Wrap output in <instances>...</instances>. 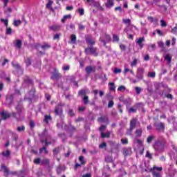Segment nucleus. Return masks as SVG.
<instances>
[{
  "label": "nucleus",
  "instance_id": "nucleus-47",
  "mask_svg": "<svg viewBox=\"0 0 177 177\" xmlns=\"http://www.w3.org/2000/svg\"><path fill=\"white\" fill-rule=\"evenodd\" d=\"M68 131H70L71 132H74V131H75V127L69 124L68 127Z\"/></svg>",
  "mask_w": 177,
  "mask_h": 177
},
{
  "label": "nucleus",
  "instance_id": "nucleus-14",
  "mask_svg": "<svg viewBox=\"0 0 177 177\" xmlns=\"http://www.w3.org/2000/svg\"><path fill=\"white\" fill-rule=\"evenodd\" d=\"M0 115L2 116L3 120H8V118H10V113L8 112V111H3L1 113H0Z\"/></svg>",
  "mask_w": 177,
  "mask_h": 177
},
{
  "label": "nucleus",
  "instance_id": "nucleus-60",
  "mask_svg": "<svg viewBox=\"0 0 177 177\" xmlns=\"http://www.w3.org/2000/svg\"><path fill=\"white\" fill-rule=\"evenodd\" d=\"M121 69L118 68H115L113 71L114 74H120L121 73Z\"/></svg>",
  "mask_w": 177,
  "mask_h": 177
},
{
  "label": "nucleus",
  "instance_id": "nucleus-54",
  "mask_svg": "<svg viewBox=\"0 0 177 177\" xmlns=\"http://www.w3.org/2000/svg\"><path fill=\"white\" fill-rule=\"evenodd\" d=\"M114 106V101L113 100H110L108 103V108L111 109Z\"/></svg>",
  "mask_w": 177,
  "mask_h": 177
},
{
  "label": "nucleus",
  "instance_id": "nucleus-30",
  "mask_svg": "<svg viewBox=\"0 0 177 177\" xmlns=\"http://www.w3.org/2000/svg\"><path fill=\"white\" fill-rule=\"evenodd\" d=\"M139 104H137L134 107H131L128 109V113H136L138 111V109L136 107H138Z\"/></svg>",
  "mask_w": 177,
  "mask_h": 177
},
{
  "label": "nucleus",
  "instance_id": "nucleus-61",
  "mask_svg": "<svg viewBox=\"0 0 177 177\" xmlns=\"http://www.w3.org/2000/svg\"><path fill=\"white\" fill-rule=\"evenodd\" d=\"M148 32H149V30H147V28H142V34H144L145 35H147Z\"/></svg>",
  "mask_w": 177,
  "mask_h": 177
},
{
  "label": "nucleus",
  "instance_id": "nucleus-13",
  "mask_svg": "<svg viewBox=\"0 0 177 177\" xmlns=\"http://www.w3.org/2000/svg\"><path fill=\"white\" fill-rule=\"evenodd\" d=\"M143 42H145V37H141L136 39V43L138 44L140 46V48L143 49V46H145V44H143Z\"/></svg>",
  "mask_w": 177,
  "mask_h": 177
},
{
  "label": "nucleus",
  "instance_id": "nucleus-35",
  "mask_svg": "<svg viewBox=\"0 0 177 177\" xmlns=\"http://www.w3.org/2000/svg\"><path fill=\"white\" fill-rule=\"evenodd\" d=\"M25 63L26 64V66L28 67V66H31L32 64V62H31V57H27L26 59H25Z\"/></svg>",
  "mask_w": 177,
  "mask_h": 177
},
{
  "label": "nucleus",
  "instance_id": "nucleus-43",
  "mask_svg": "<svg viewBox=\"0 0 177 177\" xmlns=\"http://www.w3.org/2000/svg\"><path fill=\"white\" fill-rule=\"evenodd\" d=\"M79 161L80 162H81L82 165H85V158L84 156H80Z\"/></svg>",
  "mask_w": 177,
  "mask_h": 177
},
{
  "label": "nucleus",
  "instance_id": "nucleus-5",
  "mask_svg": "<svg viewBox=\"0 0 177 177\" xmlns=\"http://www.w3.org/2000/svg\"><path fill=\"white\" fill-rule=\"evenodd\" d=\"M153 126L158 132H162L165 129V124L163 122L154 123Z\"/></svg>",
  "mask_w": 177,
  "mask_h": 177
},
{
  "label": "nucleus",
  "instance_id": "nucleus-63",
  "mask_svg": "<svg viewBox=\"0 0 177 177\" xmlns=\"http://www.w3.org/2000/svg\"><path fill=\"white\" fill-rule=\"evenodd\" d=\"M78 27H79V30H80L81 31H82L83 30H85V26L81 24H78Z\"/></svg>",
  "mask_w": 177,
  "mask_h": 177
},
{
  "label": "nucleus",
  "instance_id": "nucleus-31",
  "mask_svg": "<svg viewBox=\"0 0 177 177\" xmlns=\"http://www.w3.org/2000/svg\"><path fill=\"white\" fill-rule=\"evenodd\" d=\"M110 135H111V133L110 131H107L106 133L102 132L101 138H110Z\"/></svg>",
  "mask_w": 177,
  "mask_h": 177
},
{
  "label": "nucleus",
  "instance_id": "nucleus-20",
  "mask_svg": "<svg viewBox=\"0 0 177 177\" xmlns=\"http://www.w3.org/2000/svg\"><path fill=\"white\" fill-rule=\"evenodd\" d=\"M39 138H44V139H48L49 138V134L48 133V130L45 129L44 131L39 135Z\"/></svg>",
  "mask_w": 177,
  "mask_h": 177
},
{
  "label": "nucleus",
  "instance_id": "nucleus-29",
  "mask_svg": "<svg viewBox=\"0 0 177 177\" xmlns=\"http://www.w3.org/2000/svg\"><path fill=\"white\" fill-rule=\"evenodd\" d=\"M14 45L15 46H16V48H18V49H20V48H21V45H23V43L21 42V40L17 39L16 40Z\"/></svg>",
  "mask_w": 177,
  "mask_h": 177
},
{
  "label": "nucleus",
  "instance_id": "nucleus-51",
  "mask_svg": "<svg viewBox=\"0 0 177 177\" xmlns=\"http://www.w3.org/2000/svg\"><path fill=\"white\" fill-rule=\"evenodd\" d=\"M1 22L3 23L4 25L6 26V27H8V19H5L3 18L1 19Z\"/></svg>",
  "mask_w": 177,
  "mask_h": 177
},
{
  "label": "nucleus",
  "instance_id": "nucleus-62",
  "mask_svg": "<svg viewBox=\"0 0 177 177\" xmlns=\"http://www.w3.org/2000/svg\"><path fill=\"white\" fill-rule=\"evenodd\" d=\"M122 21L124 23V24H131V19H122Z\"/></svg>",
  "mask_w": 177,
  "mask_h": 177
},
{
  "label": "nucleus",
  "instance_id": "nucleus-39",
  "mask_svg": "<svg viewBox=\"0 0 177 177\" xmlns=\"http://www.w3.org/2000/svg\"><path fill=\"white\" fill-rule=\"evenodd\" d=\"M109 90L110 91H115V84L113 82L109 83Z\"/></svg>",
  "mask_w": 177,
  "mask_h": 177
},
{
  "label": "nucleus",
  "instance_id": "nucleus-23",
  "mask_svg": "<svg viewBox=\"0 0 177 177\" xmlns=\"http://www.w3.org/2000/svg\"><path fill=\"white\" fill-rule=\"evenodd\" d=\"M160 96H164L165 97H167V99H170L171 100L174 99V95H172L169 93H166L165 91H163L162 92V94L160 95Z\"/></svg>",
  "mask_w": 177,
  "mask_h": 177
},
{
  "label": "nucleus",
  "instance_id": "nucleus-42",
  "mask_svg": "<svg viewBox=\"0 0 177 177\" xmlns=\"http://www.w3.org/2000/svg\"><path fill=\"white\" fill-rule=\"evenodd\" d=\"M118 91L119 92H125V91H127V88L125 87V86H120L118 88Z\"/></svg>",
  "mask_w": 177,
  "mask_h": 177
},
{
  "label": "nucleus",
  "instance_id": "nucleus-9",
  "mask_svg": "<svg viewBox=\"0 0 177 177\" xmlns=\"http://www.w3.org/2000/svg\"><path fill=\"white\" fill-rule=\"evenodd\" d=\"M98 122H102V124H106L109 125L110 124V120L107 116H102L97 118Z\"/></svg>",
  "mask_w": 177,
  "mask_h": 177
},
{
  "label": "nucleus",
  "instance_id": "nucleus-38",
  "mask_svg": "<svg viewBox=\"0 0 177 177\" xmlns=\"http://www.w3.org/2000/svg\"><path fill=\"white\" fill-rule=\"evenodd\" d=\"M17 132H24L26 131V127L20 126L17 128Z\"/></svg>",
  "mask_w": 177,
  "mask_h": 177
},
{
  "label": "nucleus",
  "instance_id": "nucleus-4",
  "mask_svg": "<svg viewBox=\"0 0 177 177\" xmlns=\"http://www.w3.org/2000/svg\"><path fill=\"white\" fill-rule=\"evenodd\" d=\"M137 122L138 120H136V118H133L130 121V128L129 131H127V132L126 133V135H129L130 136L132 135V131H133V129H135V128H136Z\"/></svg>",
  "mask_w": 177,
  "mask_h": 177
},
{
  "label": "nucleus",
  "instance_id": "nucleus-33",
  "mask_svg": "<svg viewBox=\"0 0 177 177\" xmlns=\"http://www.w3.org/2000/svg\"><path fill=\"white\" fill-rule=\"evenodd\" d=\"M24 81L26 83L28 84L29 85L32 84V80L30 79L28 76H26L24 79Z\"/></svg>",
  "mask_w": 177,
  "mask_h": 177
},
{
  "label": "nucleus",
  "instance_id": "nucleus-16",
  "mask_svg": "<svg viewBox=\"0 0 177 177\" xmlns=\"http://www.w3.org/2000/svg\"><path fill=\"white\" fill-rule=\"evenodd\" d=\"M1 171L4 173L5 176H8L9 174H10V172H9V169L5 165H1Z\"/></svg>",
  "mask_w": 177,
  "mask_h": 177
},
{
  "label": "nucleus",
  "instance_id": "nucleus-12",
  "mask_svg": "<svg viewBox=\"0 0 177 177\" xmlns=\"http://www.w3.org/2000/svg\"><path fill=\"white\" fill-rule=\"evenodd\" d=\"M11 64L12 67H14V68H16V70H17L18 71H21V74H23L24 71L23 69H21V66H20V64H19V63L12 62Z\"/></svg>",
  "mask_w": 177,
  "mask_h": 177
},
{
  "label": "nucleus",
  "instance_id": "nucleus-64",
  "mask_svg": "<svg viewBox=\"0 0 177 177\" xmlns=\"http://www.w3.org/2000/svg\"><path fill=\"white\" fill-rule=\"evenodd\" d=\"M53 3V1H52V0H49L48 3L46 4V8H50V6H52V4Z\"/></svg>",
  "mask_w": 177,
  "mask_h": 177
},
{
  "label": "nucleus",
  "instance_id": "nucleus-53",
  "mask_svg": "<svg viewBox=\"0 0 177 177\" xmlns=\"http://www.w3.org/2000/svg\"><path fill=\"white\" fill-rule=\"evenodd\" d=\"M12 31L13 30H12L11 28H7L6 34H7V35H10V34H12Z\"/></svg>",
  "mask_w": 177,
  "mask_h": 177
},
{
  "label": "nucleus",
  "instance_id": "nucleus-11",
  "mask_svg": "<svg viewBox=\"0 0 177 177\" xmlns=\"http://www.w3.org/2000/svg\"><path fill=\"white\" fill-rule=\"evenodd\" d=\"M59 78H62V74L59 71H55L53 72L50 80H59Z\"/></svg>",
  "mask_w": 177,
  "mask_h": 177
},
{
  "label": "nucleus",
  "instance_id": "nucleus-52",
  "mask_svg": "<svg viewBox=\"0 0 177 177\" xmlns=\"http://www.w3.org/2000/svg\"><path fill=\"white\" fill-rule=\"evenodd\" d=\"M152 175L153 177H161V174L156 171H153Z\"/></svg>",
  "mask_w": 177,
  "mask_h": 177
},
{
  "label": "nucleus",
  "instance_id": "nucleus-27",
  "mask_svg": "<svg viewBox=\"0 0 177 177\" xmlns=\"http://www.w3.org/2000/svg\"><path fill=\"white\" fill-rule=\"evenodd\" d=\"M49 121H52V116H50V115H45L44 122H46V124H49Z\"/></svg>",
  "mask_w": 177,
  "mask_h": 177
},
{
  "label": "nucleus",
  "instance_id": "nucleus-28",
  "mask_svg": "<svg viewBox=\"0 0 177 177\" xmlns=\"http://www.w3.org/2000/svg\"><path fill=\"white\" fill-rule=\"evenodd\" d=\"M61 26L59 25H53L49 27L50 30L52 31H57L60 30Z\"/></svg>",
  "mask_w": 177,
  "mask_h": 177
},
{
  "label": "nucleus",
  "instance_id": "nucleus-10",
  "mask_svg": "<svg viewBox=\"0 0 177 177\" xmlns=\"http://www.w3.org/2000/svg\"><path fill=\"white\" fill-rule=\"evenodd\" d=\"M85 71L88 75H91V73H95L96 71V66H88L85 68Z\"/></svg>",
  "mask_w": 177,
  "mask_h": 177
},
{
  "label": "nucleus",
  "instance_id": "nucleus-40",
  "mask_svg": "<svg viewBox=\"0 0 177 177\" xmlns=\"http://www.w3.org/2000/svg\"><path fill=\"white\" fill-rule=\"evenodd\" d=\"M148 77L149 78H156V72L149 71L148 73Z\"/></svg>",
  "mask_w": 177,
  "mask_h": 177
},
{
  "label": "nucleus",
  "instance_id": "nucleus-34",
  "mask_svg": "<svg viewBox=\"0 0 177 177\" xmlns=\"http://www.w3.org/2000/svg\"><path fill=\"white\" fill-rule=\"evenodd\" d=\"M142 129H137L135 132L136 138H140V136H142Z\"/></svg>",
  "mask_w": 177,
  "mask_h": 177
},
{
  "label": "nucleus",
  "instance_id": "nucleus-57",
  "mask_svg": "<svg viewBox=\"0 0 177 177\" xmlns=\"http://www.w3.org/2000/svg\"><path fill=\"white\" fill-rule=\"evenodd\" d=\"M145 157L149 158L150 160L153 159V156L150 154V152H149V151H147Z\"/></svg>",
  "mask_w": 177,
  "mask_h": 177
},
{
  "label": "nucleus",
  "instance_id": "nucleus-1",
  "mask_svg": "<svg viewBox=\"0 0 177 177\" xmlns=\"http://www.w3.org/2000/svg\"><path fill=\"white\" fill-rule=\"evenodd\" d=\"M16 112H12V115L13 118H15L17 121H19V118L23 115V113H24V106H23V104L19 103L15 106Z\"/></svg>",
  "mask_w": 177,
  "mask_h": 177
},
{
  "label": "nucleus",
  "instance_id": "nucleus-26",
  "mask_svg": "<svg viewBox=\"0 0 177 177\" xmlns=\"http://www.w3.org/2000/svg\"><path fill=\"white\" fill-rule=\"evenodd\" d=\"M50 164V160L48 158H43L41 160V165H49Z\"/></svg>",
  "mask_w": 177,
  "mask_h": 177
},
{
  "label": "nucleus",
  "instance_id": "nucleus-22",
  "mask_svg": "<svg viewBox=\"0 0 177 177\" xmlns=\"http://www.w3.org/2000/svg\"><path fill=\"white\" fill-rule=\"evenodd\" d=\"M86 93H90L89 88L82 89L78 91L79 96H85Z\"/></svg>",
  "mask_w": 177,
  "mask_h": 177
},
{
  "label": "nucleus",
  "instance_id": "nucleus-48",
  "mask_svg": "<svg viewBox=\"0 0 177 177\" xmlns=\"http://www.w3.org/2000/svg\"><path fill=\"white\" fill-rule=\"evenodd\" d=\"M42 160H41V158H35V160H34V163L35 164H36V165H41V161Z\"/></svg>",
  "mask_w": 177,
  "mask_h": 177
},
{
  "label": "nucleus",
  "instance_id": "nucleus-36",
  "mask_svg": "<svg viewBox=\"0 0 177 177\" xmlns=\"http://www.w3.org/2000/svg\"><path fill=\"white\" fill-rule=\"evenodd\" d=\"M87 3H89L91 6H96L95 0H86Z\"/></svg>",
  "mask_w": 177,
  "mask_h": 177
},
{
  "label": "nucleus",
  "instance_id": "nucleus-49",
  "mask_svg": "<svg viewBox=\"0 0 177 177\" xmlns=\"http://www.w3.org/2000/svg\"><path fill=\"white\" fill-rule=\"evenodd\" d=\"M107 147V144L106 142H102L99 145L100 149H106Z\"/></svg>",
  "mask_w": 177,
  "mask_h": 177
},
{
  "label": "nucleus",
  "instance_id": "nucleus-50",
  "mask_svg": "<svg viewBox=\"0 0 177 177\" xmlns=\"http://www.w3.org/2000/svg\"><path fill=\"white\" fill-rule=\"evenodd\" d=\"M35 93V89L32 88L29 91V95L30 97H34V95Z\"/></svg>",
  "mask_w": 177,
  "mask_h": 177
},
{
  "label": "nucleus",
  "instance_id": "nucleus-25",
  "mask_svg": "<svg viewBox=\"0 0 177 177\" xmlns=\"http://www.w3.org/2000/svg\"><path fill=\"white\" fill-rule=\"evenodd\" d=\"M86 42L90 45H95V41L92 39V37L88 35L86 37Z\"/></svg>",
  "mask_w": 177,
  "mask_h": 177
},
{
  "label": "nucleus",
  "instance_id": "nucleus-21",
  "mask_svg": "<svg viewBox=\"0 0 177 177\" xmlns=\"http://www.w3.org/2000/svg\"><path fill=\"white\" fill-rule=\"evenodd\" d=\"M105 6L108 9H111V8H113V6H114V0H107L105 3Z\"/></svg>",
  "mask_w": 177,
  "mask_h": 177
},
{
  "label": "nucleus",
  "instance_id": "nucleus-2",
  "mask_svg": "<svg viewBox=\"0 0 177 177\" xmlns=\"http://www.w3.org/2000/svg\"><path fill=\"white\" fill-rule=\"evenodd\" d=\"M165 143H167L165 140L156 141L153 145L154 150L158 151V153H162V151H164L165 149Z\"/></svg>",
  "mask_w": 177,
  "mask_h": 177
},
{
  "label": "nucleus",
  "instance_id": "nucleus-15",
  "mask_svg": "<svg viewBox=\"0 0 177 177\" xmlns=\"http://www.w3.org/2000/svg\"><path fill=\"white\" fill-rule=\"evenodd\" d=\"M50 48H52V45L47 42H44L41 46L42 50H48V49H50Z\"/></svg>",
  "mask_w": 177,
  "mask_h": 177
},
{
  "label": "nucleus",
  "instance_id": "nucleus-19",
  "mask_svg": "<svg viewBox=\"0 0 177 177\" xmlns=\"http://www.w3.org/2000/svg\"><path fill=\"white\" fill-rule=\"evenodd\" d=\"M165 60L167 62V64L169 66L171 64V62H172V55L171 54H166L163 56Z\"/></svg>",
  "mask_w": 177,
  "mask_h": 177
},
{
  "label": "nucleus",
  "instance_id": "nucleus-59",
  "mask_svg": "<svg viewBox=\"0 0 177 177\" xmlns=\"http://www.w3.org/2000/svg\"><path fill=\"white\" fill-rule=\"evenodd\" d=\"M77 11L80 13V16H84V8H79Z\"/></svg>",
  "mask_w": 177,
  "mask_h": 177
},
{
  "label": "nucleus",
  "instance_id": "nucleus-7",
  "mask_svg": "<svg viewBox=\"0 0 177 177\" xmlns=\"http://www.w3.org/2000/svg\"><path fill=\"white\" fill-rule=\"evenodd\" d=\"M144 74H145V68H138L137 69V74H136V78H138V80H143Z\"/></svg>",
  "mask_w": 177,
  "mask_h": 177
},
{
  "label": "nucleus",
  "instance_id": "nucleus-8",
  "mask_svg": "<svg viewBox=\"0 0 177 177\" xmlns=\"http://www.w3.org/2000/svg\"><path fill=\"white\" fill-rule=\"evenodd\" d=\"M19 140V136L17 134H14L13 135V140L16 142V144L15 145V147L17 150H19V148L20 146L23 145V141H19V143L17 142V140Z\"/></svg>",
  "mask_w": 177,
  "mask_h": 177
},
{
  "label": "nucleus",
  "instance_id": "nucleus-24",
  "mask_svg": "<svg viewBox=\"0 0 177 177\" xmlns=\"http://www.w3.org/2000/svg\"><path fill=\"white\" fill-rule=\"evenodd\" d=\"M13 104V96L10 95V97H7L6 99V104L7 106H10Z\"/></svg>",
  "mask_w": 177,
  "mask_h": 177
},
{
  "label": "nucleus",
  "instance_id": "nucleus-17",
  "mask_svg": "<svg viewBox=\"0 0 177 177\" xmlns=\"http://www.w3.org/2000/svg\"><path fill=\"white\" fill-rule=\"evenodd\" d=\"M63 171H66V166L63 165H59L56 168V172L58 175H60V174H62V172H63Z\"/></svg>",
  "mask_w": 177,
  "mask_h": 177
},
{
  "label": "nucleus",
  "instance_id": "nucleus-56",
  "mask_svg": "<svg viewBox=\"0 0 177 177\" xmlns=\"http://www.w3.org/2000/svg\"><path fill=\"white\" fill-rule=\"evenodd\" d=\"M113 39L114 42H118L120 41V37L115 35H113Z\"/></svg>",
  "mask_w": 177,
  "mask_h": 177
},
{
  "label": "nucleus",
  "instance_id": "nucleus-3",
  "mask_svg": "<svg viewBox=\"0 0 177 177\" xmlns=\"http://www.w3.org/2000/svg\"><path fill=\"white\" fill-rule=\"evenodd\" d=\"M96 50H97V48L91 46L85 48L84 53L86 55H93V56L96 57L99 55V53Z\"/></svg>",
  "mask_w": 177,
  "mask_h": 177
},
{
  "label": "nucleus",
  "instance_id": "nucleus-41",
  "mask_svg": "<svg viewBox=\"0 0 177 177\" xmlns=\"http://www.w3.org/2000/svg\"><path fill=\"white\" fill-rule=\"evenodd\" d=\"M71 41L72 44H75V42L77 41V36L75 35H72L71 36Z\"/></svg>",
  "mask_w": 177,
  "mask_h": 177
},
{
  "label": "nucleus",
  "instance_id": "nucleus-55",
  "mask_svg": "<svg viewBox=\"0 0 177 177\" xmlns=\"http://www.w3.org/2000/svg\"><path fill=\"white\" fill-rule=\"evenodd\" d=\"M135 91L137 95H140V92H142V88L140 87H136Z\"/></svg>",
  "mask_w": 177,
  "mask_h": 177
},
{
  "label": "nucleus",
  "instance_id": "nucleus-46",
  "mask_svg": "<svg viewBox=\"0 0 177 177\" xmlns=\"http://www.w3.org/2000/svg\"><path fill=\"white\" fill-rule=\"evenodd\" d=\"M13 24L15 27H19V26L21 24V20L14 21Z\"/></svg>",
  "mask_w": 177,
  "mask_h": 177
},
{
  "label": "nucleus",
  "instance_id": "nucleus-37",
  "mask_svg": "<svg viewBox=\"0 0 177 177\" xmlns=\"http://www.w3.org/2000/svg\"><path fill=\"white\" fill-rule=\"evenodd\" d=\"M84 104H88L89 103V97L88 95H84L83 97Z\"/></svg>",
  "mask_w": 177,
  "mask_h": 177
},
{
  "label": "nucleus",
  "instance_id": "nucleus-6",
  "mask_svg": "<svg viewBox=\"0 0 177 177\" xmlns=\"http://www.w3.org/2000/svg\"><path fill=\"white\" fill-rule=\"evenodd\" d=\"M62 106H63V104L59 103L55 109V113L56 115H62L63 114V109L62 108Z\"/></svg>",
  "mask_w": 177,
  "mask_h": 177
},
{
  "label": "nucleus",
  "instance_id": "nucleus-58",
  "mask_svg": "<svg viewBox=\"0 0 177 177\" xmlns=\"http://www.w3.org/2000/svg\"><path fill=\"white\" fill-rule=\"evenodd\" d=\"M160 26H161V27H167V22H165V21L161 19L160 20Z\"/></svg>",
  "mask_w": 177,
  "mask_h": 177
},
{
  "label": "nucleus",
  "instance_id": "nucleus-44",
  "mask_svg": "<svg viewBox=\"0 0 177 177\" xmlns=\"http://www.w3.org/2000/svg\"><path fill=\"white\" fill-rule=\"evenodd\" d=\"M154 139V136H149L147 139V143H151Z\"/></svg>",
  "mask_w": 177,
  "mask_h": 177
},
{
  "label": "nucleus",
  "instance_id": "nucleus-18",
  "mask_svg": "<svg viewBox=\"0 0 177 177\" xmlns=\"http://www.w3.org/2000/svg\"><path fill=\"white\" fill-rule=\"evenodd\" d=\"M122 153L126 157L127 156H131V154H132V149L131 148H124Z\"/></svg>",
  "mask_w": 177,
  "mask_h": 177
},
{
  "label": "nucleus",
  "instance_id": "nucleus-32",
  "mask_svg": "<svg viewBox=\"0 0 177 177\" xmlns=\"http://www.w3.org/2000/svg\"><path fill=\"white\" fill-rule=\"evenodd\" d=\"M1 154L3 157H6V158H8L9 156H10V151L8 149L6 151H3Z\"/></svg>",
  "mask_w": 177,
  "mask_h": 177
},
{
  "label": "nucleus",
  "instance_id": "nucleus-45",
  "mask_svg": "<svg viewBox=\"0 0 177 177\" xmlns=\"http://www.w3.org/2000/svg\"><path fill=\"white\" fill-rule=\"evenodd\" d=\"M68 115H70V117H74V115H75V113H74V110L73 109H69L68 111Z\"/></svg>",
  "mask_w": 177,
  "mask_h": 177
}]
</instances>
